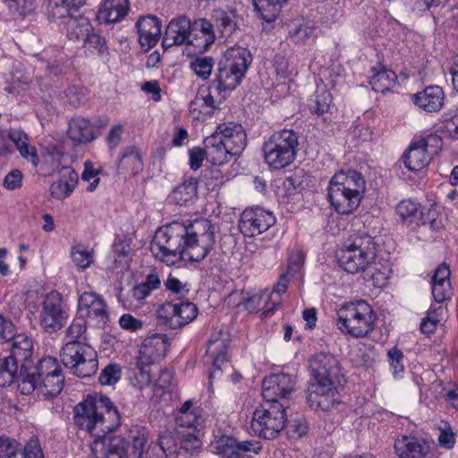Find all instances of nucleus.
I'll return each mask as SVG.
<instances>
[{
	"mask_svg": "<svg viewBox=\"0 0 458 458\" xmlns=\"http://www.w3.org/2000/svg\"><path fill=\"white\" fill-rule=\"evenodd\" d=\"M215 225L206 218L188 224L174 221L156 231L150 250L153 255L168 266L181 260L199 262L216 242Z\"/></svg>",
	"mask_w": 458,
	"mask_h": 458,
	"instance_id": "nucleus-1",
	"label": "nucleus"
},
{
	"mask_svg": "<svg viewBox=\"0 0 458 458\" xmlns=\"http://www.w3.org/2000/svg\"><path fill=\"white\" fill-rule=\"evenodd\" d=\"M309 367L307 403L313 410L327 411L340 403L337 388L344 380L340 362L331 353L318 352L311 356Z\"/></svg>",
	"mask_w": 458,
	"mask_h": 458,
	"instance_id": "nucleus-2",
	"label": "nucleus"
},
{
	"mask_svg": "<svg viewBox=\"0 0 458 458\" xmlns=\"http://www.w3.org/2000/svg\"><path fill=\"white\" fill-rule=\"evenodd\" d=\"M74 424L96 438L108 436L120 425L118 410L106 396L88 397L73 409Z\"/></svg>",
	"mask_w": 458,
	"mask_h": 458,
	"instance_id": "nucleus-3",
	"label": "nucleus"
},
{
	"mask_svg": "<svg viewBox=\"0 0 458 458\" xmlns=\"http://www.w3.org/2000/svg\"><path fill=\"white\" fill-rule=\"evenodd\" d=\"M377 257V244L373 237L361 234L344 246L337 254L339 265L348 273L355 274L368 269Z\"/></svg>",
	"mask_w": 458,
	"mask_h": 458,
	"instance_id": "nucleus-4",
	"label": "nucleus"
},
{
	"mask_svg": "<svg viewBox=\"0 0 458 458\" xmlns=\"http://www.w3.org/2000/svg\"><path fill=\"white\" fill-rule=\"evenodd\" d=\"M286 421L284 403L264 400L252 413L250 428L255 435L264 439H275L285 428Z\"/></svg>",
	"mask_w": 458,
	"mask_h": 458,
	"instance_id": "nucleus-5",
	"label": "nucleus"
},
{
	"mask_svg": "<svg viewBox=\"0 0 458 458\" xmlns=\"http://www.w3.org/2000/svg\"><path fill=\"white\" fill-rule=\"evenodd\" d=\"M336 315L338 328L354 337H363L374 327L373 310L365 301L346 303Z\"/></svg>",
	"mask_w": 458,
	"mask_h": 458,
	"instance_id": "nucleus-6",
	"label": "nucleus"
},
{
	"mask_svg": "<svg viewBox=\"0 0 458 458\" xmlns=\"http://www.w3.org/2000/svg\"><path fill=\"white\" fill-rule=\"evenodd\" d=\"M297 146L298 135L293 130L276 131L263 144L265 162L275 169L284 168L294 161Z\"/></svg>",
	"mask_w": 458,
	"mask_h": 458,
	"instance_id": "nucleus-7",
	"label": "nucleus"
},
{
	"mask_svg": "<svg viewBox=\"0 0 458 458\" xmlns=\"http://www.w3.org/2000/svg\"><path fill=\"white\" fill-rule=\"evenodd\" d=\"M63 365L74 376L88 377L98 367L97 352L85 342L66 343L59 352Z\"/></svg>",
	"mask_w": 458,
	"mask_h": 458,
	"instance_id": "nucleus-8",
	"label": "nucleus"
},
{
	"mask_svg": "<svg viewBox=\"0 0 458 458\" xmlns=\"http://www.w3.org/2000/svg\"><path fill=\"white\" fill-rule=\"evenodd\" d=\"M167 347V339L161 334L152 335L142 342L136 361V368L139 370L136 378L140 388L150 383L151 376L148 367L165 355Z\"/></svg>",
	"mask_w": 458,
	"mask_h": 458,
	"instance_id": "nucleus-9",
	"label": "nucleus"
},
{
	"mask_svg": "<svg viewBox=\"0 0 458 458\" xmlns=\"http://www.w3.org/2000/svg\"><path fill=\"white\" fill-rule=\"evenodd\" d=\"M67 313L63 305V297L56 292L48 293L41 303L38 317L40 327L47 333L60 330L66 323Z\"/></svg>",
	"mask_w": 458,
	"mask_h": 458,
	"instance_id": "nucleus-10",
	"label": "nucleus"
},
{
	"mask_svg": "<svg viewBox=\"0 0 458 458\" xmlns=\"http://www.w3.org/2000/svg\"><path fill=\"white\" fill-rule=\"evenodd\" d=\"M276 224L272 213L260 208H247L240 217L239 229L247 237H254L268 230Z\"/></svg>",
	"mask_w": 458,
	"mask_h": 458,
	"instance_id": "nucleus-11",
	"label": "nucleus"
},
{
	"mask_svg": "<svg viewBox=\"0 0 458 458\" xmlns=\"http://www.w3.org/2000/svg\"><path fill=\"white\" fill-rule=\"evenodd\" d=\"M296 378L289 374L277 373L266 377L262 383V396L269 402L287 399L295 391Z\"/></svg>",
	"mask_w": 458,
	"mask_h": 458,
	"instance_id": "nucleus-12",
	"label": "nucleus"
},
{
	"mask_svg": "<svg viewBox=\"0 0 458 458\" xmlns=\"http://www.w3.org/2000/svg\"><path fill=\"white\" fill-rule=\"evenodd\" d=\"M78 313L80 318H88L97 325H105L108 319V312L103 298L91 292H84L78 299Z\"/></svg>",
	"mask_w": 458,
	"mask_h": 458,
	"instance_id": "nucleus-13",
	"label": "nucleus"
},
{
	"mask_svg": "<svg viewBox=\"0 0 458 458\" xmlns=\"http://www.w3.org/2000/svg\"><path fill=\"white\" fill-rule=\"evenodd\" d=\"M230 342V335L228 332L224 330H219L212 334L207 347V355L210 358L212 361V366L214 368L213 371L210 372L209 381L212 382L213 379L219 374V371L222 369V366H228V355L227 349Z\"/></svg>",
	"mask_w": 458,
	"mask_h": 458,
	"instance_id": "nucleus-14",
	"label": "nucleus"
},
{
	"mask_svg": "<svg viewBox=\"0 0 458 458\" xmlns=\"http://www.w3.org/2000/svg\"><path fill=\"white\" fill-rule=\"evenodd\" d=\"M64 376L61 371L44 377L40 380H36L33 377L28 379L19 381V390L23 394H30L35 389L46 396V398H53L58 395L64 387Z\"/></svg>",
	"mask_w": 458,
	"mask_h": 458,
	"instance_id": "nucleus-15",
	"label": "nucleus"
},
{
	"mask_svg": "<svg viewBox=\"0 0 458 458\" xmlns=\"http://www.w3.org/2000/svg\"><path fill=\"white\" fill-rule=\"evenodd\" d=\"M191 32L192 25L187 16L173 19L165 29L162 46L169 48L182 44L194 45V41L191 39Z\"/></svg>",
	"mask_w": 458,
	"mask_h": 458,
	"instance_id": "nucleus-16",
	"label": "nucleus"
},
{
	"mask_svg": "<svg viewBox=\"0 0 458 458\" xmlns=\"http://www.w3.org/2000/svg\"><path fill=\"white\" fill-rule=\"evenodd\" d=\"M215 132L224 141L231 154L240 155L247 144V136L242 126L234 123H224L216 127Z\"/></svg>",
	"mask_w": 458,
	"mask_h": 458,
	"instance_id": "nucleus-17",
	"label": "nucleus"
},
{
	"mask_svg": "<svg viewBox=\"0 0 458 458\" xmlns=\"http://www.w3.org/2000/svg\"><path fill=\"white\" fill-rule=\"evenodd\" d=\"M429 443L414 436H402L394 442V451L399 458H428Z\"/></svg>",
	"mask_w": 458,
	"mask_h": 458,
	"instance_id": "nucleus-18",
	"label": "nucleus"
},
{
	"mask_svg": "<svg viewBox=\"0 0 458 458\" xmlns=\"http://www.w3.org/2000/svg\"><path fill=\"white\" fill-rule=\"evenodd\" d=\"M140 47L148 51L157 45L161 35V23L156 16L140 18L136 23Z\"/></svg>",
	"mask_w": 458,
	"mask_h": 458,
	"instance_id": "nucleus-19",
	"label": "nucleus"
},
{
	"mask_svg": "<svg viewBox=\"0 0 458 458\" xmlns=\"http://www.w3.org/2000/svg\"><path fill=\"white\" fill-rule=\"evenodd\" d=\"M428 140L422 138L415 140L403 155L404 165L411 171L418 172L428 165L431 156L428 150Z\"/></svg>",
	"mask_w": 458,
	"mask_h": 458,
	"instance_id": "nucleus-20",
	"label": "nucleus"
},
{
	"mask_svg": "<svg viewBox=\"0 0 458 458\" xmlns=\"http://www.w3.org/2000/svg\"><path fill=\"white\" fill-rule=\"evenodd\" d=\"M330 185L339 187L360 199L365 190V181L361 174L351 169L335 174L330 181Z\"/></svg>",
	"mask_w": 458,
	"mask_h": 458,
	"instance_id": "nucleus-21",
	"label": "nucleus"
},
{
	"mask_svg": "<svg viewBox=\"0 0 458 458\" xmlns=\"http://www.w3.org/2000/svg\"><path fill=\"white\" fill-rule=\"evenodd\" d=\"M68 136L76 144H87L95 140L99 132L89 119L76 116L69 122Z\"/></svg>",
	"mask_w": 458,
	"mask_h": 458,
	"instance_id": "nucleus-22",
	"label": "nucleus"
},
{
	"mask_svg": "<svg viewBox=\"0 0 458 458\" xmlns=\"http://www.w3.org/2000/svg\"><path fill=\"white\" fill-rule=\"evenodd\" d=\"M175 421L178 427L191 428L193 432H197L202 428L204 418L201 410L195 407L191 400H188L176 411Z\"/></svg>",
	"mask_w": 458,
	"mask_h": 458,
	"instance_id": "nucleus-23",
	"label": "nucleus"
},
{
	"mask_svg": "<svg viewBox=\"0 0 458 458\" xmlns=\"http://www.w3.org/2000/svg\"><path fill=\"white\" fill-rule=\"evenodd\" d=\"M212 447L214 452L230 458L233 454H238L239 452L248 453L253 451L258 453L259 447L255 448L252 441H238L235 437L231 436H222L216 439L213 444Z\"/></svg>",
	"mask_w": 458,
	"mask_h": 458,
	"instance_id": "nucleus-24",
	"label": "nucleus"
},
{
	"mask_svg": "<svg viewBox=\"0 0 458 458\" xmlns=\"http://www.w3.org/2000/svg\"><path fill=\"white\" fill-rule=\"evenodd\" d=\"M129 9V0H104L97 18L101 23H115L127 15Z\"/></svg>",
	"mask_w": 458,
	"mask_h": 458,
	"instance_id": "nucleus-25",
	"label": "nucleus"
},
{
	"mask_svg": "<svg viewBox=\"0 0 458 458\" xmlns=\"http://www.w3.org/2000/svg\"><path fill=\"white\" fill-rule=\"evenodd\" d=\"M11 340H13V344L11 353L8 357L16 361L18 365L20 364V370L26 371L31 362L30 358L33 352L32 340L22 335H14Z\"/></svg>",
	"mask_w": 458,
	"mask_h": 458,
	"instance_id": "nucleus-26",
	"label": "nucleus"
},
{
	"mask_svg": "<svg viewBox=\"0 0 458 458\" xmlns=\"http://www.w3.org/2000/svg\"><path fill=\"white\" fill-rule=\"evenodd\" d=\"M328 199L335 210L344 215L351 214L359 207L361 200L346 191L330 184L328 186Z\"/></svg>",
	"mask_w": 458,
	"mask_h": 458,
	"instance_id": "nucleus-27",
	"label": "nucleus"
},
{
	"mask_svg": "<svg viewBox=\"0 0 458 458\" xmlns=\"http://www.w3.org/2000/svg\"><path fill=\"white\" fill-rule=\"evenodd\" d=\"M444 91L438 86H429L413 96V101L420 109L427 112H437L444 103Z\"/></svg>",
	"mask_w": 458,
	"mask_h": 458,
	"instance_id": "nucleus-28",
	"label": "nucleus"
},
{
	"mask_svg": "<svg viewBox=\"0 0 458 458\" xmlns=\"http://www.w3.org/2000/svg\"><path fill=\"white\" fill-rule=\"evenodd\" d=\"M204 147L208 160L213 165H222L234 156L215 131L204 140Z\"/></svg>",
	"mask_w": 458,
	"mask_h": 458,
	"instance_id": "nucleus-29",
	"label": "nucleus"
},
{
	"mask_svg": "<svg viewBox=\"0 0 458 458\" xmlns=\"http://www.w3.org/2000/svg\"><path fill=\"white\" fill-rule=\"evenodd\" d=\"M212 20L221 37L227 38L237 30V13L233 8H217L212 13Z\"/></svg>",
	"mask_w": 458,
	"mask_h": 458,
	"instance_id": "nucleus-30",
	"label": "nucleus"
},
{
	"mask_svg": "<svg viewBox=\"0 0 458 458\" xmlns=\"http://www.w3.org/2000/svg\"><path fill=\"white\" fill-rule=\"evenodd\" d=\"M450 270L445 264L440 265L431 279L432 295L436 301L442 302L452 294Z\"/></svg>",
	"mask_w": 458,
	"mask_h": 458,
	"instance_id": "nucleus-31",
	"label": "nucleus"
},
{
	"mask_svg": "<svg viewBox=\"0 0 458 458\" xmlns=\"http://www.w3.org/2000/svg\"><path fill=\"white\" fill-rule=\"evenodd\" d=\"M60 179L53 182L50 186L51 195L57 199H63L68 197L73 191L78 181V175L69 166H64L59 171Z\"/></svg>",
	"mask_w": 458,
	"mask_h": 458,
	"instance_id": "nucleus-32",
	"label": "nucleus"
},
{
	"mask_svg": "<svg viewBox=\"0 0 458 458\" xmlns=\"http://www.w3.org/2000/svg\"><path fill=\"white\" fill-rule=\"evenodd\" d=\"M245 73L219 62L216 79L213 82L219 92L233 90L242 82Z\"/></svg>",
	"mask_w": 458,
	"mask_h": 458,
	"instance_id": "nucleus-33",
	"label": "nucleus"
},
{
	"mask_svg": "<svg viewBox=\"0 0 458 458\" xmlns=\"http://www.w3.org/2000/svg\"><path fill=\"white\" fill-rule=\"evenodd\" d=\"M252 56L250 51L240 46H233L228 48L219 62L235 70L246 72L251 64Z\"/></svg>",
	"mask_w": 458,
	"mask_h": 458,
	"instance_id": "nucleus-34",
	"label": "nucleus"
},
{
	"mask_svg": "<svg viewBox=\"0 0 458 458\" xmlns=\"http://www.w3.org/2000/svg\"><path fill=\"white\" fill-rule=\"evenodd\" d=\"M216 109L215 100L208 89H199L196 97L190 103V112L195 119L211 115Z\"/></svg>",
	"mask_w": 458,
	"mask_h": 458,
	"instance_id": "nucleus-35",
	"label": "nucleus"
},
{
	"mask_svg": "<svg viewBox=\"0 0 458 458\" xmlns=\"http://www.w3.org/2000/svg\"><path fill=\"white\" fill-rule=\"evenodd\" d=\"M198 194V180L193 177L185 179L181 184L174 189L170 194L173 202L178 205H188L193 203Z\"/></svg>",
	"mask_w": 458,
	"mask_h": 458,
	"instance_id": "nucleus-36",
	"label": "nucleus"
},
{
	"mask_svg": "<svg viewBox=\"0 0 458 458\" xmlns=\"http://www.w3.org/2000/svg\"><path fill=\"white\" fill-rule=\"evenodd\" d=\"M64 22L66 26V36L70 40H81L88 35V31L92 30L89 20L83 15H71Z\"/></svg>",
	"mask_w": 458,
	"mask_h": 458,
	"instance_id": "nucleus-37",
	"label": "nucleus"
},
{
	"mask_svg": "<svg viewBox=\"0 0 458 458\" xmlns=\"http://www.w3.org/2000/svg\"><path fill=\"white\" fill-rule=\"evenodd\" d=\"M214 24L205 19H199L192 24V31H195L194 46L207 50L208 47L215 41L216 35L214 31Z\"/></svg>",
	"mask_w": 458,
	"mask_h": 458,
	"instance_id": "nucleus-38",
	"label": "nucleus"
},
{
	"mask_svg": "<svg viewBox=\"0 0 458 458\" xmlns=\"http://www.w3.org/2000/svg\"><path fill=\"white\" fill-rule=\"evenodd\" d=\"M58 371H61V369L55 359L51 357L43 358L37 363L32 372H30L29 369L26 371L20 370V381L28 379L30 377H33L38 381Z\"/></svg>",
	"mask_w": 458,
	"mask_h": 458,
	"instance_id": "nucleus-39",
	"label": "nucleus"
},
{
	"mask_svg": "<svg viewBox=\"0 0 458 458\" xmlns=\"http://www.w3.org/2000/svg\"><path fill=\"white\" fill-rule=\"evenodd\" d=\"M372 71L374 74L369 80V84L375 91L385 93L395 85L397 76L393 71L385 67L378 71L373 68Z\"/></svg>",
	"mask_w": 458,
	"mask_h": 458,
	"instance_id": "nucleus-40",
	"label": "nucleus"
},
{
	"mask_svg": "<svg viewBox=\"0 0 458 458\" xmlns=\"http://www.w3.org/2000/svg\"><path fill=\"white\" fill-rule=\"evenodd\" d=\"M287 0H253L255 9L267 22H272L278 17L281 6Z\"/></svg>",
	"mask_w": 458,
	"mask_h": 458,
	"instance_id": "nucleus-41",
	"label": "nucleus"
},
{
	"mask_svg": "<svg viewBox=\"0 0 458 458\" xmlns=\"http://www.w3.org/2000/svg\"><path fill=\"white\" fill-rule=\"evenodd\" d=\"M10 139L15 144L21 157L37 166L38 159L36 148L29 144L27 135L21 131H13L10 133Z\"/></svg>",
	"mask_w": 458,
	"mask_h": 458,
	"instance_id": "nucleus-42",
	"label": "nucleus"
},
{
	"mask_svg": "<svg viewBox=\"0 0 458 458\" xmlns=\"http://www.w3.org/2000/svg\"><path fill=\"white\" fill-rule=\"evenodd\" d=\"M20 369L16 361L9 357L0 359V386H10L13 382L20 381Z\"/></svg>",
	"mask_w": 458,
	"mask_h": 458,
	"instance_id": "nucleus-43",
	"label": "nucleus"
},
{
	"mask_svg": "<svg viewBox=\"0 0 458 458\" xmlns=\"http://www.w3.org/2000/svg\"><path fill=\"white\" fill-rule=\"evenodd\" d=\"M84 0H60L55 2L51 8V14L55 19H66L78 11L84 4Z\"/></svg>",
	"mask_w": 458,
	"mask_h": 458,
	"instance_id": "nucleus-44",
	"label": "nucleus"
},
{
	"mask_svg": "<svg viewBox=\"0 0 458 458\" xmlns=\"http://www.w3.org/2000/svg\"><path fill=\"white\" fill-rule=\"evenodd\" d=\"M177 306L173 302L162 304L157 311V321L170 329L179 328L177 318Z\"/></svg>",
	"mask_w": 458,
	"mask_h": 458,
	"instance_id": "nucleus-45",
	"label": "nucleus"
},
{
	"mask_svg": "<svg viewBox=\"0 0 458 458\" xmlns=\"http://www.w3.org/2000/svg\"><path fill=\"white\" fill-rule=\"evenodd\" d=\"M332 103V96L325 88H318L314 98L310 100L309 106L311 113L323 115L329 111Z\"/></svg>",
	"mask_w": 458,
	"mask_h": 458,
	"instance_id": "nucleus-46",
	"label": "nucleus"
},
{
	"mask_svg": "<svg viewBox=\"0 0 458 458\" xmlns=\"http://www.w3.org/2000/svg\"><path fill=\"white\" fill-rule=\"evenodd\" d=\"M317 28L309 21L302 22L289 32L291 38L296 43L305 44L313 41L316 38Z\"/></svg>",
	"mask_w": 458,
	"mask_h": 458,
	"instance_id": "nucleus-47",
	"label": "nucleus"
},
{
	"mask_svg": "<svg viewBox=\"0 0 458 458\" xmlns=\"http://www.w3.org/2000/svg\"><path fill=\"white\" fill-rule=\"evenodd\" d=\"M177 306V318L179 322V328L191 322L198 314V308L192 302H180L175 303Z\"/></svg>",
	"mask_w": 458,
	"mask_h": 458,
	"instance_id": "nucleus-48",
	"label": "nucleus"
},
{
	"mask_svg": "<svg viewBox=\"0 0 458 458\" xmlns=\"http://www.w3.org/2000/svg\"><path fill=\"white\" fill-rule=\"evenodd\" d=\"M0 458H23L20 444L10 437H0Z\"/></svg>",
	"mask_w": 458,
	"mask_h": 458,
	"instance_id": "nucleus-49",
	"label": "nucleus"
},
{
	"mask_svg": "<svg viewBox=\"0 0 458 458\" xmlns=\"http://www.w3.org/2000/svg\"><path fill=\"white\" fill-rule=\"evenodd\" d=\"M214 66V59L210 56L198 57L191 61V68L203 80L208 79Z\"/></svg>",
	"mask_w": 458,
	"mask_h": 458,
	"instance_id": "nucleus-50",
	"label": "nucleus"
},
{
	"mask_svg": "<svg viewBox=\"0 0 458 458\" xmlns=\"http://www.w3.org/2000/svg\"><path fill=\"white\" fill-rule=\"evenodd\" d=\"M86 330V322L81 318L73 320L66 330L67 343L83 342Z\"/></svg>",
	"mask_w": 458,
	"mask_h": 458,
	"instance_id": "nucleus-51",
	"label": "nucleus"
},
{
	"mask_svg": "<svg viewBox=\"0 0 458 458\" xmlns=\"http://www.w3.org/2000/svg\"><path fill=\"white\" fill-rule=\"evenodd\" d=\"M71 255L74 265L81 269L89 267L93 260L91 252L81 245L72 248Z\"/></svg>",
	"mask_w": 458,
	"mask_h": 458,
	"instance_id": "nucleus-52",
	"label": "nucleus"
},
{
	"mask_svg": "<svg viewBox=\"0 0 458 458\" xmlns=\"http://www.w3.org/2000/svg\"><path fill=\"white\" fill-rule=\"evenodd\" d=\"M120 165H131L133 173H137L141 169L142 162L139 151L135 148H127L120 160Z\"/></svg>",
	"mask_w": 458,
	"mask_h": 458,
	"instance_id": "nucleus-53",
	"label": "nucleus"
},
{
	"mask_svg": "<svg viewBox=\"0 0 458 458\" xmlns=\"http://www.w3.org/2000/svg\"><path fill=\"white\" fill-rule=\"evenodd\" d=\"M81 40H83L85 45L97 49L100 55L107 51L106 38L96 31L93 27L92 30L88 31V35H85Z\"/></svg>",
	"mask_w": 458,
	"mask_h": 458,
	"instance_id": "nucleus-54",
	"label": "nucleus"
},
{
	"mask_svg": "<svg viewBox=\"0 0 458 458\" xmlns=\"http://www.w3.org/2000/svg\"><path fill=\"white\" fill-rule=\"evenodd\" d=\"M131 248L123 241H117L113 244L114 268H119L126 263Z\"/></svg>",
	"mask_w": 458,
	"mask_h": 458,
	"instance_id": "nucleus-55",
	"label": "nucleus"
},
{
	"mask_svg": "<svg viewBox=\"0 0 458 458\" xmlns=\"http://www.w3.org/2000/svg\"><path fill=\"white\" fill-rule=\"evenodd\" d=\"M420 220L423 225H428L432 230H437L441 227V220L438 219V211L434 205L429 208H423L420 210Z\"/></svg>",
	"mask_w": 458,
	"mask_h": 458,
	"instance_id": "nucleus-56",
	"label": "nucleus"
},
{
	"mask_svg": "<svg viewBox=\"0 0 458 458\" xmlns=\"http://www.w3.org/2000/svg\"><path fill=\"white\" fill-rule=\"evenodd\" d=\"M121 377V369L118 365L109 364L100 373L99 382L101 385H113Z\"/></svg>",
	"mask_w": 458,
	"mask_h": 458,
	"instance_id": "nucleus-57",
	"label": "nucleus"
},
{
	"mask_svg": "<svg viewBox=\"0 0 458 458\" xmlns=\"http://www.w3.org/2000/svg\"><path fill=\"white\" fill-rule=\"evenodd\" d=\"M98 170L95 169L92 165V163L89 161L85 162L84 164V171L81 174V179L83 181L90 182L93 180L89 185L87 187L88 191H93L99 183Z\"/></svg>",
	"mask_w": 458,
	"mask_h": 458,
	"instance_id": "nucleus-58",
	"label": "nucleus"
},
{
	"mask_svg": "<svg viewBox=\"0 0 458 458\" xmlns=\"http://www.w3.org/2000/svg\"><path fill=\"white\" fill-rule=\"evenodd\" d=\"M388 358L393 369V375L397 377L403 371V365L402 363L403 359V352L397 348H392L388 351Z\"/></svg>",
	"mask_w": 458,
	"mask_h": 458,
	"instance_id": "nucleus-59",
	"label": "nucleus"
},
{
	"mask_svg": "<svg viewBox=\"0 0 458 458\" xmlns=\"http://www.w3.org/2000/svg\"><path fill=\"white\" fill-rule=\"evenodd\" d=\"M205 148L195 147L189 149V165L194 171L198 170L205 158L208 159Z\"/></svg>",
	"mask_w": 458,
	"mask_h": 458,
	"instance_id": "nucleus-60",
	"label": "nucleus"
},
{
	"mask_svg": "<svg viewBox=\"0 0 458 458\" xmlns=\"http://www.w3.org/2000/svg\"><path fill=\"white\" fill-rule=\"evenodd\" d=\"M396 212L403 219H407L415 216L418 212V205L410 199L402 200L396 206Z\"/></svg>",
	"mask_w": 458,
	"mask_h": 458,
	"instance_id": "nucleus-61",
	"label": "nucleus"
},
{
	"mask_svg": "<svg viewBox=\"0 0 458 458\" xmlns=\"http://www.w3.org/2000/svg\"><path fill=\"white\" fill-rule=\"evenodd\" d=\"M22 174L17 169L9 172L4 179V187L9 191H13L21 187Z\"/></svg>",
	"mask_w": 458,
	"mask_h": 458,
	"instance_id": "nucleus-62",
	"label": "nucleus"
},
{
	"mask_svg": "<svg viewBox=\"0 0 458 458\" xmlns=\"http://www.w3.org/2000/svg\"><path fill=\"white\" fill-rule=\"evenodd\" d=\"M123 131V125L121 123L111 127L106 136V143L110 149H114L120 144Z\"/></svg>",
	"mask_w": 458,
	"mask_h": 458,
	"instance_id": "nucleus-63",
	"label": "nucleus"
},
{
	"mask_svg": "<svg viewBox=\"0 0 458 458\" xmlns=\"http://www.w3.org/2000/svg\"><path fill=\"white\" fill-rule=\"evenodd\" d=\"M23 458H43V452L38 439L31 438L21 452Z\"/></svg>",
	"mask_w": 458,
	"mask_h": 458,
	"instance_id": "nucleus-64",
	"label": "nucleus"
}]
</instances>
